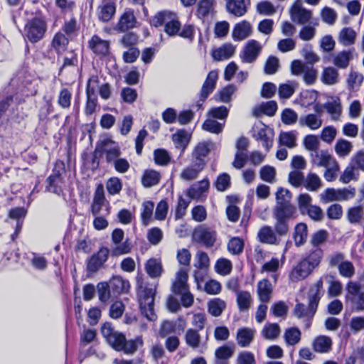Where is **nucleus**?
Returning <instances> with one entry per match:
<instances>
[{"label": "nucleus", "instance_id": "nucleus-46", "mask_svg": "<svg viewBox=\"0 0 364 364\" xmlns=\"http://www.w3.org/2000/svg\"><path fill=\"white\" fill-rule=\"evenodd\" d=\"M352 149V143L343 139H338L335 144V151L339 157L348 156Z\"/></svg>", "mask_w": 364, "mask_h": 364}, {"label": "nucleus", "instance_id": "nucleus-54", "mask_svg": "<svg viewBox=\"0 0 364 364\" xmlns=\"http://www.w3.org/2000/svg\"><path fill=\"white\" fill-rule=\"evenodd\" d=\"M109 43L98 36H92V51L100 55H106L109 52Z\"/></svg>", "mask_w": 364, "mask_h": 364}, {"label": "nucleus", "instance_id": "nucleus-33", "mask_svg": "<svg viewBox=\"0 0 364 364\" xmlns=\"http://www.w3.org/2000/svg\"><path fill=\"white\" fill-rule=\"evenodd\" d=\"M324 108L330 114L333 121H338L342 113V107L338 98L333 99L324 104Z\"/></svg>", "mask_w": 364, "mask_h": 364}, {"label": "nucleus", "instance_id": "nucleus-18", "mask_svg": "<svg viewBox=\"0 0 364 364\" xmlns=\"http://www.w3.org/2000/svg\"><path fill=\"white\" fill-rule=\"evenodd\" d=\"M311 17V11L304 9L299 4H295L291 7V18L294 22L299 24H304L310 22Z\"/></svg>", "mask_w": 364, "mask_h": 364}, {"label": "nucleus", "instance_id": "nucleus-56", "mask_svg": "<svg viewBox=\"0 0 364 364\" xmlns=\"http://www.w3.org/2000/svg\"><path fill=\"white\" fill-rule=\"evenodd\" d=\"M47 190L51 193L60 195L62 191L63 178L49 176L47 179Z\"/></svg>", "mask_w": 364, "mask_h": 364}, {"label": "nucleus", "instance_id": "nucleus-52", "mask_svg": "<svg viewBox=\"0 0 364 364\" xmlns=\"http://www.w3.org/2000/svg\"><path fill=\"white\" fill-rule=\"evenodd\" d=\"M261 333L265 339L274 340L280 333V328L277 323H266Z\"/></svg>", "mask_w": 364, "mask_h": 364}, {"label": "nucleus", "instance_id": "nucleus-22", "mask_svg": "<svg viewBox=\"0 0 364 364\" xmlns=\"http://www.w3.org/2000/svg\"><path fill=\"white\" fill-rule=\"evenodd\" d=\"M218 77V73L216 70H212L208 74L200 92V99L202 102H204L214 90Z\"/></svg>", "mask_w": 364, "mask_h": 364}, {"label": "nucleus", "instance_id": "nucleus-37", "mask_svg": "<svg viewBox=\"0 0 364 364\" xmlns=\"http://www.w3.org/2000/svg\"><path fill=\"white\" fill-rule=\"evenodd\" d=\"M236 301L240 311H247L252 304V298L249 291H237Z\"/></svg>", "mask_w": 364, "mask_h": 364}, {"label": "nucleus", "instance_id": "nucleus-13", "mask_svg": "<svg viewBox=\"0 0 364 364\" xmlns=\"http://www.w3.org/2000/svg\"><path fill=\"white\" fill-rule=\"evenodd\" d=\"M261 50L262 46L258 41L250 40L245 46L240 58L244 63H252L256 60Z\"/></svg>", "mask_w": 364, "mask_h": 364}, {"label": "nucleus", "instance_id": "nucleus-7", "mask_svg": "<svg viewBox=\"0 0 364 364\" xmlns=\"http://www.w3.org/2000/svg\"><path fill=\"white\" fill-rule=\"evenodd\" d=\"M361 279L364 281V273ZM346 300L350 303L352 308L357 311H364V284L349 281L346 284Z\"/></svg>", "mask_w": 364, "mask_h": 364}, {"label": "nucleus", "instance_id": "nucleus-51", "mask_svg": "<svg viewBox=\"0 0 364 364\" xmlns=\"http://www.w3.org/2000/svg\"><path fill=\"white\" fill-rule=\"evenodd\" d=\"M109 255V250L102 247L98 252L92 255V272L97 270L107 261Z\"/></svg>", "mask_w": 364, "mask_h": 364}, {"label": "nucleus", "instance_id": "nucleus-20", "mask_svg": "<svg viewBox=\"0 0 364 364\" xmlns=\"http://www.w3.org/2000/svg\"><path fill=\"white\" fill-rule=\"evenodd\" d=\"M213 146L211 141H203L197 144L192 152L193 161L205 164L204 158L206 157Z\"/></svg>", "mask_w": 364, "mask_h": 364}, {"label": "nucleus", "instance_id": "nucleus-9", "mask_svg": "<svg viewBox=\"0 0 364 364\" xmlns=\"http://www.w3.org/2000/svg\"><path fill=\"white\" fill-rule=\"evenodd\" d=\"M47 29L46 21L41 17H34L27 21L25 26V36L32 43L42 39Z\"/></svg>", "mask_w": 364, "mask_h": 364}, {"label": "nucleus", "instance_id": "nucleus-17", "mask_svg": "<svg viewBox=\"0 0 364 364\" xmlns=\"http://www.w3.org/2000/svg\"><path fill=\"white\" fill-rule=\"evenodd\" d=\"M185 341L189 347L198 349L200 353H203L207 349L205 343L201 341L200 336L196 330L188 329L185 335Z\"/></svg>", "mask_w": 364, "mask_h": 364}, {"label": "nucleus", "instance_id": "nucleus-10", "mask_svg": "<svg viewBox=\"0 0 364 364\" xmlns=\"http://www.w3.org/2000/svg\"><path fill=\"white\" fill-rule=\"evenodd\" d=\"M274 131L261 122L255 123L252 127V136L268 151L273 144Z\"/></svg>", "mask_w": 364, "mask_h": 364}, {"label": "nucleus", "instance_id": "nucleus-29", "mask_svg": "<svg viewBox=\"0 0 364 364\" xmlns=\"http://www.w3.org/2000/svg\"><path fill=\"white\" fill-rule=\"evenodd\" d=\"M191 134L181 129L172 135V140L176 149H181V155L183 154L191 140Z\"/></svg>", "mask_w": 364, "mask_h": 364}, {"label": "nucleus", "instance_id": "nucleus-4", "mask_svg": "<svg viewBox=\"0 0 364 364\" xmlns=\"http://www.w3.org/2000/svg\"><path fill=\"white\" fill-rule=\"evenodd\" d=\"M156 289V285L144 287L142 284H139L138 287V296L141 314L151 321H155L157 317L154 309Z\"/></svg>", "mask_w": 364, "mask_h": 364}, {"label": "nucleus", "instance_id": "nucleus-42", "mask_svg": "<svg viewBox=\"0 0 364 364\" xmlns=\"http://www.w3.org/2000/svg\"><path fill=\"white\" fill-rule=\"evenodd\" d=\"M226 307L225 302L220 298H215L208 302V310L213 316H220Z\"/></svg>", "mask_w": 364, "mask_h": 364}, {"label": "nucleus", "instance_id": "nucleus-14", "mask_svg": "<svg viewBox=\"0 0 364 364\" xmlns=\"http://www.w3.org/2000/svg\"><path fill=\"white\" fill-rule=\"evenodd\" d=\"M116 12V0H101L97 7V16L104 22L112 18Z\"/></svg>", "mask_w": 364, "mask_h": 364}, {"label": "nucleus", "instance_id": "nucleus-30", "mask_svg": "<svg viewBox=\"0 0 364 364\" xmlns=\"http://www.w3.org/2000/svg\"><path fill=\"white\" fill-rule=\"evenodd\" d=\"M255 334V329L250 328H239L236 336L237 344L242 348L249 346L254 339Z\"/></svg>", "mask_w": 364, "mask_h": 364}, {"label": "nucleus", "instance_id": "nucleus-2", "mask_svg": "<svg viewBox=\"0 0 364 364\" xmlns=\"http://www.w3.org/2000/svg\"><path fill=\"white\" fill-rule=\"evenodd\" d=\"M322 257L323 251L321 249L311 251L292 267L289 274V281L296 283L307 278L319 265Z\"/></svg>", "mask_w": 364, "mask_h": 364}, {"label": "nucleus", "instance_id": "nucleus-31", "mask_svg": "<svg viewBox=\"0 0 364 364\" xmlns=\"http://www.w3.org/2000/svg\"><path fill=\"white\" fill-rule=\"evenodd\" d=\"M252 27L249 22L243 21L236 24L232 31V38L240 41L245 40L251 34Z\"/></svg>", "mask_w": 364, "mask_h": 364}, {"label": "nucleus", "instance_id": "nucleus-24", "mask_svg": "<svg viewBox=\"0 0 364 364\" xmlns=\"http://www.w3.org/2000/svg\"><path fill=\"white\" fill-rule=\"evenodd\" d=\"M137 21L134 11L127 9L120 16L117 28L119 31L124 32L136 26Z\"/></svg>", "mask_w": 364, "mask_h": 364}, {"label": "nucleus", "instance_id": "nucleus-12", "mask_svg": "<svg viewBox=\"0 0 364 364\" xmlns=\"http://www.w3.org/2000/svg\"><path fill=\"white\" fill-rule=\"evenodd\" d=\"M124 231L122 229H115L112 234V240L116 245L112 250V253L114 256H119L129 253L132 250V245L127 240L120 244L124 238Z\"/></svg>", "mask_w": 364, "mask_h": 364}, {"label": "nucleus", "instance_id": "nucleus-25", "mask_svg": "<svg viewBox=\"0 0 364 364\" xmlns=\"http://www.w3.org/2000/svg\"><path fill=\"white\" fill-rule=\"evenodd\" d=\"M250 0H227L228 11L237 16L240 17L245 14Z\"/></svg>", "mask_w": 364, "mask_h": 364}, {"label": "nucleus", "instance_id": "nucleus-39", "mask_svg": "<svg viewBox=\"0 0 364 364\" xmlns=\"http://www.w3.org/2000/svg\"><path fill=\"white\" fill-rule=\"evenodd\" d=\"M356 36V32L352 28L346 27L340 31L338 40L343 46H351L354 44Z\"/></svg>", "mask_w": 364, "mask_h": 364}, {"label": "nucleus", "instance_id": "nucleus-32", "mask_svg": "<svg viewBox=\"0 0 364 364\" xmlns=\"http://www.w3.org/2000/svg\"><path fill=\"white\" fill-rule=\"evenodd\" d=\"M272 285L268 279H262L257 284V294L262 302H267L271 298Z\"/></svg>", "mask_w": 364, "mask_h": 364}, {"label": "nucleus", "instance_id": "nucleus-1", "mask_svg": "<svg viewBox=\"0 0 364 364\" xmlns=\"http://www.w3.org/2000/svg\"><path fill=\"white\" fill-rule=\"evenodd\" d=\"M101 333L107 343L114 350L123 351L128 355L134 354L144 345V341L141 336H137L134 339L127 341L123 333L115 331L109 323H105L102 326Z\"/></svg>", "mask_w": 364, "mask_h": 364}, {"label": "nucleus", "instance_id": "nucleus-57", "mask_svg": "<svg viewBox=\"0 0 364 364\" xmlns=\"http://www.w3.org/2000/svg\"><path fill=\"white\" fill-rule=\"evenodd\" d=\"M364 209L361 206L351 207L348 210L347 218L350 223H358L363 218Z\"/></svg>", "mask_w": 364, "mask_h": 364}, {"label": "nucleus", "instance_id": "nucleus-50", "mask_svg": "<svg viewBox=\"0 0 364 364\" xmlns=\"http://www.w3.org/2000/svg\"><path fill=\"white\" fill-rule=\"evenodd\" d=\"M215 0H200L198 8V16L204 18L211 15L213 11Z\"/></svg>", "mask_w": 364, "mask_h": 364}, {"label": "nucleus", "instance_id": "nucleus-3", "mask_svg": "<svg viewBox=\"0 0 364 364\" xmlns=\"http://www.w3.org/2000/svg\"><path fill=\"white\" fill-rule=\"evenodd\" d=\"M323 282L318 280L310 289L309 296V306L298 303L294 309V314L299 318H304L309 320L315 314L318 302L322 296Z\"/></svg>", "mask_w": 364, "mask_h": 364}, {"label": "nucleus", "instance_id": "nucleus-64", "mask_svg": "<svg viewBox=\"0 0 364 364\" xmlns=\"http://www.w3.org/2000/svg\"><path fill=\"white\" fill-rule=\"evenodd\" d=\"M296 136L294 132H282L279 135V143L288 148H293L296 146Z\"/></svg>", "mask_w": 364, "mask_h": 364}, {"label": "nucleus", "instance_id": "nucleus-61", "mask_svg": "<svg viewBox=\"0 0 364 364\" xmlns=\"http://www.w3.org/2000/svg\"><path fill=\"white\" fill-rule=\"evenodd\" d=\"M68 44V38L61 32L57 33L53 40V46L60 53L64 51Z\"/></svg>", "mask_w": 364, "mask_h": 364}, {"label": "nucleus", "instance_id": "nucleus-59", "mask_svg": "<svg viewBox=\"0 0 364 364\" xmlns=\"http://www.w3.org/2000/svg\"><path fill=\"white\" fill-rule=\"evenodd\" d=\"M284 338L288 345L294 346L301 339V331L299 328L294 327L287 329L284 333Z\"/></svg>", "mask_w": 364, "mask_h": 364}, {"label": "nucleus", "instance_id": "nucleus-16", "mask_svg": "<svg viewBox=\"0 0 364 364\" xmlns=\"http://www.w3.org/2000/svg\"><path fill=\"white\" fill-rule=\"evenodd\" d=\"M277 235L276 230H274L272 227L264 225L257 232V239L264 244L277 245L280 241Z\"/></svg>", "mask_w": 364, "mask_h": 364}, {"label": "nucleus", "instance_id": "nucleus-44", "mask_svg": "<svg viewBox=\"0 0 364 364\" xmlns=\"http://www.w3.org/2000/svg\"><path fill=\"white\" fill-rule=\"evenodd\" d=\"M161 178L160 173L154 170H146L142 177V184L144 187L149 188L159 183Z\"/></svg>", "mask_w": 364, "mask_h": 364}, {"label": "nucleus", "instance_id": "nucleus-40", "mask_svg": "<svg viewBox=\"0 0 364 364\" xmlns=\"http://www.w3.org/2000/svg\"><path fill=\"white\" fill-rule=\"evenodd\" d=\"M308 228L305 223H299L296 225L294 232V240L296 246L303 245L307 239Z\"/></svg>", "mask_w": 364, "mask_h": 364}, {"label": "nucleus", "instance_id": "nucleus-53", "mask_svg": "<svg viewBox=\"0 0 364 364\" xmlns=\"http://www.w3.org/2000/svg\"><path fill=\"white\" fill-rule=\"evenodd\" d=\"M291 199V193L288 189L279 188L276 193L277 203L275 206L292 205Z\"/></svg>", "mask_w": 364, "mask_h": 364}, {"label": "nucleus", "instance_id": "nucleus-34", "mask_svg": "<svg viewBox=\"0 0 364 364\" xmlns=\"http://www.w3.org/2000/svg\"><path fill=\"white\" fill-rule=\"evenodd\" d=\"M151 355L157 364H168L169 358L166 355L164 347L160 343L154 344L150 349Z\"/></svg>", "mask_w": 364, "mask_h": 364}, {"label": "nucleus", "instance_id": "nucleus-35", "mask_svg": "<svg viewBox=\"0 0 364 364\" xmlns=\"http://www.w3.org/2000/svg\"><path fill=\"white\" fill-rule=\"evenodd\" d=\"M277 109V104L274 101L263 102L259 106L255 107L253 114L255 116H259L262 114L267 116H274Z\"/></svg>", "mask_w": 364, "mask_h": 364}, {"label": "nucleus", "instance_id": "nucleus-21", "mask_svg": "<svg viewBox=\"0 0 364 364\" xmlns=\"http://www.w3.org/2000/svg\"><path fill=\"white\" fill-rule=\"evenodd\" d=\"M311 162L319 167H326L332 163H333L336 159L327 151L325 150H318L314 152L310 153Z\"/></svg>", "mask_w": 364, "mask_h": 364}, {"label": "nucleus", "instance_id": "nucleus-5", "mask_svg": "<svg viewBox=\"0 0 364 364\" xmlns=\"http://www.w3.org/2000/svg\"><path fill=\"white\" fill-rule=\"evenodd\" d=\"M151 23L155 27L164 24L165 32L171 36L178 34L181 28V23L176 14L168 11L157 13L151 19Z\"/></svg>", "mask_w": 364, "mask_h": 364}, {"label": "nucleus", "instance_id": "nucleus-15", "mask_svg": "<svg viewBox=\"0 0 364 364\" xmlns=\"http://www.w3.org/2000/svg\"><path fill=\"white\" fill-rule=\"evenodd\" d=\"M205 164L194 161L185 167L180 173V178L185 181H191L198 178L199 173L204 169Z\"/></svg>", "mask_w": 364, "mask_h": 364}, {"label": "nucleus", "instance_id": "nucleus-58", "mask_svg": "<svg viewBox=\"0 0 364 364\" xmlns=\"http://www.w3.org/2000/svg\"><path fill=\"white\" fill-rule=\"evenodd\" d=\"M154 204L151 201H145L142 203L141 218L142 223L147 225L152 217Z\"/></svg>", "mask_w": 364, "mask_h": 364}, {"label": "nucleus", "instance_id": "nucleus-38", "mask_svg": "<svg viewBox=\"0 0 364 364\" xmlns=\"http://www.w3.org/2000/svg\"><path fill=\"white\" fill-rule=\"evenodd\" d=\"M145 270L151 278H157L161 275L163 269L161 262L155 258L147 260L145 264Z\"/></svg>", "mask_w": 364, "mask_h": 364}, {"label": "nucleus", "instance_id": "nucleus-62", "mask_svg": "<svg viewBox=\"0 0 364 364\" xmlns=\"http://www.w3.org/2000/svg\"><path fill=\"white\" fill-rule=\"evenodd\" d=\"M338 269L339 274L343 277L348 279L353 277L355 273V268L353 264L348 260H346L344 262L341 263Z\"/></svg>", "mask_w": 364, "mask_h": 364}, {"label": "nucleus", "instance_id": "nucleus-26", "mask_svg": "<svg viewBox=\"0 0 364 364\" xmlns=\"http://www.w3.org/2000/svg\"><path fill=\"white\" fill-rule=\"evenodd\" d=\"M235 53V46L231 43H225L213 50L212 57L215 60L222 61L231 58Z\"/></svg>", "mask_w": 364, "mask_h": 364}, {"label": "nucleus", "instance_id": "nucleus-11", "mask_svg": "<svg viewBox=\"0 0 364 364\" xmlns=\"http://www.w3.org/2000/svg\"><path fill=\"white\" fill-rule=\"evenodd\" d=\"M193 238L196 242L202 243L205 247L214 246L217 240V232L206 225H199L194 229Z\"/></svg>", "mask_w": 364, "mask_h": 364}, {"label": "nucleus", "instance_id": "nucleus-19", "mask_svg": "<svg viewBox=\"0 0 364 364\" xmlns=\"http://www.w3.org/2000/svg\"><path fill=\"white\" fill-rule=\"evenodd\" d=\"M322 124L323 120L319 114L310 113L302 115L299 119V125L301 127H308L312 131L320 129Z\"/></svg>", "mask_w": 364, "mask_h": 364}, {"label": "nucleus", "instance_id": "nucleus-6", "mask_svg": "<svg viewBox=\"0 0 364 364\" xmlns=\"http://www.w3.org/2000/svg\"><path fill=\"white\" fill-rule=\"evenodd\" d=\"M296 208L293 205L274 206L273 217L276 222L274 230L279 236L287 235L289 231V220L294 217Z\"/></svg>", "mask_w": 364, "mask_h": 364}, {"label": "nucleus", "instance_id": "nucleus-63", "mask_svg": "<svg viewBox=\"0 0 364 364\" xmlns=\"http://www.w3.org/2000/svg\"><path fill=\"white\" fill-rule=\"evenodd\" d=\"M194 266L197 269H207L210 265V259L208 254L203 251H198L195 256Z\"/></svg>", "mask_w": 364, "mask_h": 364}, {"label": "nucleus", "instance_id": "nucleus-27", "mask_svg": "<svg viewBox=\"0 0 364 364\" xmlns=\"http://www.w3.org/2000/svg\"><path fill=\"white\" fill-rule=\"evenodd\" d=\"M114 294H127L130 289L129 282L121 276H114L109 281Z\"/></svg>", "mask_w": 364, "mask_h": 364}, {"label": "nucleus", "instance_id": "nucleus-28", "mask_svg": "<svg viewBox=\"0 0 364 364\" xmlns=\"http://www.w3.org/2000/svg\"><path fill=\"white\" fill-rule=\"evenodd\" d=\"M332 340L326 336H316L312 341L314 350L318 353H326L331 350Z\"/></svg>", "mask_w": 364, "mask_h": 364}, {"label": "nucleus", "instance_id": "nucleus-23", "mask_svg": "<svg viewBox=\"0 0 364 364\" xmlns=\"http://www.w3.org/2000/svg\"><path fill=\"white\" fill-rule=\"evenodd\" d=\"M188 272L186 268L180 269L176 274L175 280L173 282L171 289L174 294L183 292L189 289L188 285Z\"/></svg>", "mask_w": 364, "mask_h": 364}, {"label": "nucleus", "instance_id": "nucleus-8", "mask_svg": "<svg viewBox=\"0 0 364 364\" xmlns=\"http://www.w3.org/2000/svg\"><path fill=\"white\" fill-rule=\"evenodd\" d=\"M95 154H105L107 162L112 163V161L120 156L122 153L118 143L108 136H102L97 142Z\"/></svg>", "mask_w": 364, "mask_h": 364}, {"label": "nucleus", "instance_id": "nucleus-47", "mask_svg": "<svg viewBox=\"0 0 364 364\" xmlns=\"http://www.w3.org/2000/svg\"><path fill=\"white\" fill-rule=\"evenodd\" d=\"M321 80L324 84L328 85L336 84L338 81V70L333 67L324 68L321 76Z\"/></svg>", "mask_w": 364, "mask_h": 364}, {"label": "nucleus", "instance_id": "nucleus-60", "mask_svg": "<svg viewBox=\"0 0 364 364\" xmlns=\"http://www.w3.org/2000/svg\"><path fill=\"white\" fill-rule=\"evenodd\" d=\"M105 202V191L102 184H99L95 191L94 203L92 204V213L98 211L101 205Z\"/></svg>", "mask_w": 364, "mask_h": 364}, {"label": "nucleus", "instance_id": "nucleus-43", "mask_svg": "<svg viewBox=\"0 0 364 364\" xmlns=\"http://www.w3.org/2000/svg\"><path fill=\"white\" fill-rule=\"evenodd\" d=\"M304 186L309 191H317L322 186L320 177L314 173H309L304 178Z\"/></svg>", "mask_w": 364, "mask_h": 364}, {"label": "nucleus", "instance_id": "nucleus-45", "mask_svg": "<svg viewBox=\"0 0 364 364\" xmlns=\"http://www.w3.org/2000/svg\"><path fill=\"white\" fill-rule=\"evenodd\" d=\"M215 270L220 275H229L232 270V262L224 257L220 258L215 262Z\"/></svg>", "mask_w": 364, "mask_h": 364}, {"label": "nucleus", "instance_id": "nucleus-36", "mask_svg": "<svg viewBox=\"0 0 364 364\" xmlns=\"http://www.w3.org/2000/svg\"><path fill=\"white\" fill-rule=\"evenodd\" d=\"M352 58L353 53L351 50H343L333 55V63L336 67L344 69L348 66Z\"/></svg>", "mask_w": 364, "mask_h": 364}, {"label": "nucleus", "instance_id": "nucleus-49", "mask_svg": "<svg viewBox=\"0 0 364 364\" xmlns=\"http://www.w3.org/2000/svg\"><path fill=\"white\" fill-rule=\"evenodd\" d=\"M237 88L235 85H228L218 90L215 98L217 101L228 103L231 100L232 95L236 92Z\"/></svg>", "mask_w": 364, "mask_h": 364}, {"label": "nucleus", "instance_id": "nucleus-48", "mask_svg": "<svg viewBox=\"0 0 364 364\" xmlns=\"http://www.w3.org/2000/svg\"><path fill=\"white\" fill-rule=\"evenodd\" d=\"M244 240L239 237H232L228 242L227 248L232 255H240L244 250Z\"/></svg>", "mask_w": 364, "mask_h": 364}, {"label": "nucleus", "instance_id": "nucleus-41", "mask_svg": "<svg viewBox=\"0 0 364 364\" xmlns=\"http://www.w3.org/2000/svg\"><path fill=\"white\" fill-rule=\"evenodd\" d=\"M210 186L208 179H203L193 184L188 191V196L191 198L200 197L203 193L206 192Z\"/></svg>", "mask_w": 364, "mask_h": 364}, {"label": "nucleus", "instance_id": "nucleus-55", "mask_svg": "<svg viewBox=\"0 0 364 364\" xmlns=\"http://www.w3.org/2000/svg\"><path fill=\"white\" fill-rule=\"evenodd\" d=\"M171 155L164 149H157L154 151V162L159 166H166L171 161Z\"/></svg>", "mask_w": 364, "mask_h": 364}]
</instances>
